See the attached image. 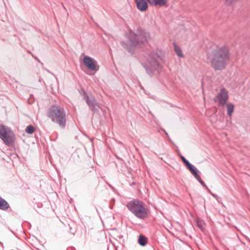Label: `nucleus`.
Wrapping results in <instances>:
<instances>
[{
  "label": "nucleus",
  "mask_w": 250,
  "mask_h": 250,
  "mask_svg": "<svg viewBox=\"0 0 250 250\" xmlns=\"http://www.w3.org/2000/svg\"><path fill=\"white\" fill-rule=\"evenodd\" d=\"M228 99V95L227 90L225 89H222L217 94L215 100L218 102L219 105L224 106L226 104Z\"/></svg>",
  "instance_id": "1a4fd4ad"
},
{
  "label": "nucleus",
  "mask_w": 250,
  "mask_h": 250,
  "mask_svg": "<svg viewBox=\"0 0 250 250\" xmlns=\"http://www.w3.org/2000/svg\"><path fill=\"white\" fill-rule=\"evenodd\" d=\"M138 243L141 246H145L146 244V238L143 235H140L138 239Z\"/></svg>",
  "instance_id": "dca6fc26"
},
{
  "label": "nucleus",
  "mask_w": 250,
  "mask_h": 250,
  "mask_svg": "<svg viewBox=\"0 0 250 250\" xmlns=\"http://www.w3.org/2000/svg\"><path fill=\"white\" fill-rule=\"evenodd\" d=\"M174 51L178 56L180 57H184V54L181 48H174Z\"/></svg>",
  "instance_id": "f3484780"
},
{
  "label": "nucleus",
  "mask_w": 250,
  "mask_h": 250,
  "mask_svg": "<svg viewBox=\"0 0 250 250\" xmlns=\"http://www.w3.org/2000/svg\"><path fill=\"white\" fill-rule=\"evenodd\" d=\"M196 175H194V174H192L193 176L195 177V178H196V179H197L199 182L205 188H206L208 190V192H210V189H209L207 187V186L205 185V184L204 183V182L202 180H201L200 179V176L199 175V173H200V171L197 169V171H196Z\"/></svg>",
  "instance_id": "ddd939ff"
},
{
  "label": "nucleus",
  "mask_w": 250,
  "mask_h": 250,
  "mask_svg": "<svg viewBox=\"0 0 250 250\" xmlns=\"http://www.w3.org/2000/svg\"><path fill=\"white\" fill-rule=\"evenodd\" d=\"M180 158L183 163L188 167L191 173L197 175L196 171H197V169L193 165L191 164L184 156H181Z\"/></svg>",
  "instance_id": "9d476101"
},
{
  "label": "nucleus",
  "mask_w": 250,
  "mask_h": 250,
  "mask_svg": "<svg viewBox=\"0 0 250 250\" xmlns=\"http://www.w3.org/2000/svg\"><path fill=\"white\" fill-rule=\"evenodd\" d=\"M225 3L227 5H230L237 1V0H225Z\"/></svg>",
  "instance_id": "412c9836"
},
{
  "label": "nucleus",
  "mask_w": 250,
  "mask_h": 250,
  "mask_svg": "<svg viewBox=\"0 0 250 250\" xmlns=\"http://www.w3.org/2000/svg\"><path fill=\"white\" fill-rule=\"evenodd\" d=\"M137 8L142 11H144L147 8V4L144 0H135Z\"/></svg>",
  "instance_id": "9b49d317"
},
{
  "label": "nucleus",
  "mask_w": 250,
  "mask_h": 250,
  "mask_svg": "<svg viewBox=\"0 0 250 250\" xmlns=\"http://www.w3.org/2000/svg\"><path fill=\"white\" fill-rule=\"evenodd\" d=\"M0 138L7 146H11L15 140V136L7 126L0 125Z\"/></svg>",
  "instance_id": "423d86ee"
},
{
  "label": "nucleus",
  "mask_w": 250,
  "mask_h": 250,
  "mask_svg": "<svg viewBox=\"0 0 250 250\" xmlns=\"http://www.w3.org/2000/svg\"><path fill=\"white\" fill-rule=\"evenodd\" d=\"M196 223L198 227L202 230H203L205 229V224L202 220L198 218L196 220Z\"/></svg>",
  "instance_id": "2eb2a0df"
},
{
  "label": "nucleus",
  "mask_w": 250,
  "mask_h": 250,
  "mask_svg": "<svg viewBox=\"0 0 250 250\" xmlns=\"http://www.w3.org/2000/svg\"><path fill=\"white\" fill-rule=\"evenodd\" d=\"M227 114L229 116H231L234 110V105L231 103L227 104Z\"/></svg>",
  "instance_id": "4468645a"
},
{
  "label": "nucleus",
  "mask_w": 250,
  "mask_h": 250,
  "mask_svg": "<svg viewBox=\"0 0 250 250\" xmlns=\"http://www.w3.org/2000/svg\"><path fill=\"white\" fill-rule=\"evenodd\" d=\"M126 207L129 211L139 219H143L147 216V211L144 204L140 201H131L127 203Z\"/></svg>",
  "instance_id": "39448f33"
},
{
  "label": "nucleus",
  "mask_w": 250,
  "mask_h": 250,
  "mask_svg": "<svg viewBox=\"0 0 250 250\" xmlns=\"http://www.w3.org/2000/svg\"><path fill=\"white\" fill-rule=\"evenodd\" d=\"M209 193H210V194L214 198H217L218 197L217 195L212 193L211 191L210 192H208Z\"/></svg>",
  "instance_id": "5701e85b"
},
{
  "label": "nucleus",
  "mask_w": 250,
  "mask_h": 250,
  "mask_svg": "<svg viewBox=\"0 0 250 250\" xmlns=\"http://www.w3.org/2000/svg\"><path fill=\"white\" fill-rule=\"evenodd\" d=\"M84 99L91 110L97 112L101 108L99 104L96 102L93 96L86 95L84 96Z\"/></svg>",
  "instance_id": "6e6552de"
},
{
  "label": "nucleus",
  "mask_w": 250,
  "mask_h": 250,
  "mask_svg": "<svg viewBox=\"0 0 250 250\" xmlns=\"http://www.w3.org/2000/svg\"><path fill=\"white\" fill-rule=\"evenodd\" d=\"M150 34L148 32L143 29L138 30L135 33L130 32L128 42L125 43L122 42V46H141L146 45L150 40Z\"/></svg>",
  "instance_id": "7ed1b4c3"
},
{
  "label": "nucleus",
  "mask_w": 250,
  "mask_h": 250,
  "mask_svg": "<svg viewBox=\"0 0 250 250\" xmlns=\"http://www.w3.org/2000/svg\"><path fill=\"white\" fill-rule=\"evenodd\" d=\"M34 131V128L32 125H28L26 129V132L29 134H32Z\"/></svg>",
  "instance_id": "aec40b11"
},
{
  "label": "nucleus",
  "mask_w": 250,
  "mask_h": 250,
  "mask_svg": "<svg viewBox=\"0 0 250 250\" xmlns=\"http://www.w3.org/2000/svg\"><path fill=\"white\" fill-rule=\"evenodd\" d=\"M163 62V53L159 50L156 49L150 55L147 60V64L145 66L147 73L150 76L158 74Z\"/></svg>",
  "instance_id": "f03ea898"
},
{
  "label": "nucleus",
  "mask_w": 250,
  "mask_h": 250,
  "mask_svg": "<svg viewBox=\"0 0 250 250\" xmlns=\"http://www.w3.org/2000/svg\"><path fill=\"white\" fill-rule=\"evenodd\" d=\"M80 60H82L84 65L89 70L95 72L98 71L99 69L97 61L93 58L82 53L80 56Z\"/></svg>",
  "instance_id": "0eeeda50"
},
{
  "label": "nucleus",
  "mask_w": 250,
  "mask_h": 250,
  "mask_svg": "<svg viewBox=\"0 0 250 250\" xmlns=\"http://www.w3.org/2000/svg\"><path fill=\"white\" fill-rule=\"evenodd\" d=\"M148 2H149L150 4L155 5L156 0H146Z\"/></svg>",
  "instance_id": "4be33fe9"
},
{
  "label": "nucleus",
  "mask_w": 250,
  "mask_h": 250,
  "mask_svg": "<svg viewBox=\"0 0 250 250\" xmlns=\"http://www.w3.org/2000/svg\"><path fill=\"white\" fill-rule=\"evenodd\" d=\"M48 117L54 123L64 127L66 123V114L63 107L58 105H52L49 107Z\"/></svg>",
  "instance_id": "20e7f679"
},
{
  "label": "nucleus",
  "mask_w": 250,
  "mask_h": 250,
  "mask_svg": "<svg viewBox=\"0 0 250 250\" xmlns=\"http://www.w3.org/2000/svg\"><path fill=\"white\" fill-rule=\"evenodd\" d=\"M9 207L8 203L3 198L0 197V209L5 210Z\"/></svg>",
  "instance_id": "f8f14e48"
},
{
  "label": "nucleus",
  "mask_w": 250,
  "mask_h": 250,
  "mask_svg": "<svg viewBox=\"0 0 250 250\" xmlns=\"http://www.w3.org/2000/svg\"><path fill=\"white\" fill-rule=\"evenodd\" d=\"M126 51L131 56H134L136 48H125Z\"/></svg>",
  "instance_id": "a211bd4d"
},
{
  "label": "nucleus",
  "mask_w": 250,
  "mask_h": 250,
  "mask_svg": "<svg viewBox=\"0 0 250 250\" xmlns=\"http://www.w3.org/2000/svg\"><path fill=\"white\" fill-rule=\"evenodd\" d=\"M167 3V0H156L155 5H164Z\"/></svg>",
  "instance_id": "6ab92c4d"
},
{
  "label": "nucleus",
  "mask_w": 250,
  "mask_h": 250,
  "mask_svg": "<svg viewBox=\"0 0 250 250\" xmlns=\"http://www.w3.org/2000/svg\"><path fill=\"white\" fill-rule=\"evenodd\" d=\"M230 54L227 48H216L209 52L208 59L215 70L224 69L229 62Z\"/></svg>",
  "instance_id": "f257e3e1"
}]
</instances>
